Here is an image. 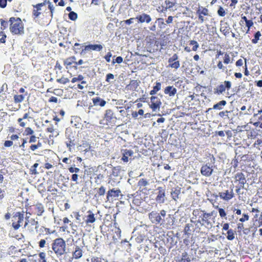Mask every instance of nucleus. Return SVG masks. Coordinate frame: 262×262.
<instances>
[{
  "label": "nucleus",
  "mask_w": 262,
  "mask_h": 262,
  "mask_svg": "<svg viewBox=\"0 0 262 262\" xmlns=\"http://www.w3.org/2000/svg\"><path fill=\"white\" fill-rule=\"evenodd\" d=\"M166 211L164 210H161L160 213L152 211L148 214V217L152 223L155 224H162L164 222V218L166 216Z\"/></svg>",
  "instance_id": "obj_5"
},
{
  "label": "nucleus",
  "mask_w": 262,
  "mask_h": 262,
  "mask_svg": "<svg viewBox=\"0 0 262 262\" xmlns=\"http://www.w3.org/2000/svg\"><path fill=\"white\" fill-rule=\"evenodd\" d=\"M38 166V163H35L33 166H32L30 168V172H31V174H35L36 173H37V170H36V168Z\"/></svg>",
  "instance_id": "obj_49"
},
{
  "label": "nucleus",
  "mask_w": 262,
  "mask_h": 262,
  "mask_svg": "<svg viewBox=\"0 0 262 262\" xmlns=\"http://www.w3.org/2000/svg\"><path fill=\"white\" fill-rule=\"evenodd\" d=\"M48 191L50 192L52 195H56L58 190L54 185H51L48 187Z\"/></svg>",
  "instance_id": "obj_43"
},
{
  "label": "nucleus",
  "mask_w": 262,
  "mask_h": 262,
  "mask_svg": "<svg viewBox=\"0 0 262 262\" xmlns=\"http://www.w3.org/2000/svg\"><path fill=\"white\" fill-rule=\"evenodd\" d=\"M217 14L220 16H224L226 14V12L223 8L220 6L217 10Z\"/></svg>",
  "instance_id": "obj_56"
},
{
  "label": "nucleus",
  "mask_w": 262,
  "mask_h": 262,
  "mask_svg": "<svg viewBox=\"0 0 262 262\" xmlns=\"http://www.w3.org/2000/svg\"><path fill=\"white\" fill-rule=\"evenodd\" d=\"M104 120L105 121L106 124L111 126H114L116 124L117 118L113 110L107 109L105 111Z\"/></svg>",
  "instance_id": "obj_10"
},
{
  "label": "nucleus",
  "mask_w": 262,
  "mask_h": 262,
  "mask_svg": "<svg viewBox=\"0 0 262 262\" xmlns=\"http://www.w3.org/2000/svg\"><path fill=\"white\" fill-rule=\"evenodd\" d=\"M69 18L72 20H75L77 18V14L74 11L70 12L69 14Z\"/></svg>",
  "instance_id": "obj_48"
},
{
  "label": "nucleus",
  "mask_w": 262,
  "mask_h": 262,
  "mask_svg": "<svg viewBox=\"0 0 262 262\" xmlns=\"http://www.w3.org/2000/svg\"><path fill=\"white\" fill-rule=\"evenodd\" d=\"M103 49V46L100 44L88 45L84 46L81 53L90 51H100Z\"/></svg>",
  "instance_id": "obj_18"
},
{
  "label": "nucleus",
  "mask_w": 262,
  "mask_h": 262,
  "mask_svg": "<svg viewBox=\"0 0 262 262\" xmlns=\"http://www.w3.org/2000/svg\"><path fill=\"white\" fill-rule=\"evenodd\" d=\"M46 241L45 239H41L39 242H38V246L40 248H43L45 247L46 245Z\"/></svg>",
  "instance_id": "obj_61"
},
{
  "label": "nucleus",
  "mask_w": 262,
  "mask_h": 262,
  "mask_svg": "<svg viewBox=\"0 0 262 262\" xmlns=\"http://www.w3.org/2000/svg\"><path fill=\"white\" fill-rule=\"evenodd\" d=\"M38 262H48L45 252H41L38 254Z\"/></svg>",
  "instance_id": "obj_38"
},
{
  "label": "nucleus",
  "mask_w": 262,
  "mask_h": 262,
  "mask_svg": "<svg viewBox=\"0 0 262 262\" xmlns=\"http://www.w3.org/2000/svg\"><path fill=\"white\" fill-rule=\"evenodd\" d=\"M233 59L231 58L229 54L227 52H225L223 56V61H219L217 64V67L219 69L222 70L223 71L226 69V68L223 65V63L225 64H228L232 63Z\"/></svg>",
  "instance_id": "obj_13"
},
{
  "label": "nucleus",
  "mask_w": 262,
  "mask_h": 262,
  "mask_svg": "<svg viewBox=\"0 0 262 262\" xmlns=\"http://www.w3.org/2000/svg\"><path fill=\"white\" fill-rule=\"evenodd\" d=\"M218 210H219V214H220V216L221 217L223 218L226 216V215H227L226 212L224 209L221 208H219Z\"/></svg>",
  "instance_id": "obj_57"
},
{
  "label": "nucleus",
  "mask_w": 262,
  "mask_h": 262,
  "mask_svg": "<svg viewBox=\"0 0 262 262\" xmlns=\"http://www.w3.org/2000/svg\"><path fill=\"white\" fill-rule=\"evenodd\" d=\"M249 219V215L247 214L244 213L243 214V217L239 219V221L242 222V223L245 221H248Z\"/></svg>",
  "instance_id": "obj_60"
},
{
  "label": "nucleus",
  "mask_w": 262,
  "mask_h": 262,
  "mask_svg": "<svg viewBox=\"0 0 262 262\" xmlns=\"http://www.w3.org/2000/svg\"><path fill=\"white\" fill-rule=\"evenodd\" d=\"M104 259L101 257L92 256L91 257V262H103Z\"/></svg>",
  "instance_id": "obj_50"
},
{
  "label": "nucleus",
  "mask_w": 262,
  "mask_h": 262,
  "mask_svg": "<svg viewBox=\"0 0 262 262\" xmlns=\"http://www.w3.org/2000/svg\"><path fill=\"white\" fill-rule=\"evenodd\" d=\"M213 171L212 166L210 163L203 165L201 168V174L207 177H210L212 174Z\"/></svg>",
  "instance_id": "obj_17"
},
{
  "label": "nucleus",
  "mask_w": 262,
  "mask_h": 262,
  "mask_svg": "<svg viewBox=\"0 0 262 262\" xmlns=\"http://www.w3.org/2000/svg\"><path fill=\"white\" fill-rule=\"evenodd\" d=\"M34 131L30 127H26L24 130H21L18 133L17 139L20 138L21 141V144L20 145V147L23 150H25V144L27 142L29 139V143L35 142L37 138L33 135Z\"/></svg>",
  "instance_id": "obj_2"
},
{
  "label": "nucleus",
  "mask_w": 262,
  "mask_h": 262,
  "mask_svg": "<svg viewBox=\"0 0 262 262\" xmlns=\"http://www.w3.org/2000/svg\"><path fill=\"white\" fill-rule=\"evenodd\" d=\"M120 172V168L118 167H114L112 169V175L117 177Z\"/></svg>",
  "instance_id": "obj_52"
},
{
  "label": "nucleus",
  "mask_w": 262,
  "mask_h": 262,
  "mask_svg": "<svg viewBox=\"0 0 262 262\" xmlns=\"http://www.w3.org/2000/svg\"><path fill=\"white\" fill-rule=\"evenodd\" d=\"M158 194L156 198V201L159 203H163L165 201V188L163 187H158Z\"/></svg>",
  "instance_id": "obj_20"
},
{
  "label": "nucleus",
  "mask_w": 262,
  "mask_h": 262,
  "mask_svg": "<svg viewBox=\"0 0 262 262\" xmlns=\"http://www.w3.org/2000/svg\"><path fill=\"white\" fill-rule=\"evenodd\" d=\"M166 4L165 9H170L175 5V3L170 1L169 0H166L165 1Z\"/></svg>",
  "instance_id": "obj_45"
},
{
  "label": "nucleus",
  "mask_w": 262,
  "mask_h": 262,
  "mask_svg": "<svg viewBox=\"0 0 262 262\" xmlns=\"http://www.w3.org/2000/svg\"><path fill=\"white\" fill-rule=\"evenodd\" d=\"M57 81L58 83L65 84L67 83H69L70 82V80L68 78L62 77L61 78L58 79Z\"/></svg>",
  "instance_id": "obj_46"
},
{
  "label": "nucleus",
  "mask_w": 262,
  "mask_h": 262,
  "mask_svg": "<svg viewBox=\"0 0 262 262\" xmlns=\"http://www.w3.org/2000/svg\"><path fill=\"white\" fill-rule=\"evenodd\" d=\"M24 24L21 20L17 17V34H23L24 32Z\"/></svg>",
  "instance_id": "obj_37"
},
{
  "label": "nucleus",
  "mask_w": 262,
  "mask_h": 262,
  "mask_svg": "<svg viewBox=\"0 0 262 262\" xmlns=\"http://www.w3.org/2000/svg\"><path fill=\"white\" fill-rule=\"evenodd\" d=\"M76 58L74 56H70L64 59L63 61V64L65 66L66 68L67 69H69L72 68V66L75 63V61L76 60Z\"/></svg>",
  "instance_id": "obj_28"
},
{
  "label": "nucleus",
  "mask_w": 262,
  "mask_h": 262,
  "mask_svg": "<svg viewBox=\"0 0 262 262\" xmlns=\"http://www.w3.org/2000/svg\"><path fill=\"white\" fill-rule=\"evenodd\" d=\"M244 23H245V25L248 28L246 33H248L250 28L253 26L254 23L252 19H248L246 16L242 14L241 15V19L239 21L240 26H244Z\"/></svg>",
  "instance_id": "obj_19"
},
{
  "label": "nucleus",
  "mask_w": 262,
  "mask_h": 262,
  "mask_svg": "<svg viewBox=\"0 0 262 262\" xmlns=\"http://www.w3.org/2000/svg\"><path fill=\"white\" fill-rule=\"evenodd\" d=\"M51 247L57 257H59L67 255L66 242L62 238L58 237L54 239L52 241Z\"/></svg>",
  "instance_id": "obj_3"
},
{
  "label": "nucleus",
  "mask_w": 262,
  "mask_h": 262,
  "mask_svg": "<svg viewBox=\"0 0 262 262\" xmlns=\"http://www.w3.org/2000/svg\"><path fill=\"white\" fill-rule=\"evenodd\" d=\"M1 23L2 29L5 30L9 25L10 31L14 34H16V19L15 17H11L8 21L2 19Z\"/></svg>",
  "instance_id": "obj_7"
},
{
  "label": "nucleus",
  "mask_w": 262,
  "mask_h": 262,
  "mask_svg": "<svg viewBox=\"0 0 262 262\" xmlns=\"http://www.w3.org/2000/svg\"><path fill=\"white\" fill-rule=\"evenodd\" d=\"M149 185V182L146 179H141L137 183V186L140 191L146 193L150 190L147 186Z\"/></svg>",
  "instance_id": "obj_16"
},
{
  "label": "nucleus",
  "mask_w": 262,
  "mask_h": 262,
  "mask_svg": "<svg viewBox=\"0 0 262 262\" xmlns=\"http://www.w3.org/2000/svg\"><path fill=\"white\" fill-rule=\"evenodd\" d=\"M41 143L39 141L38 142L37 144H32L30 146V149L32 150V151H34L36 149H37L38 148L40 147L41 146Z\"/></svg>",
  "instance_id": "obj_51"
},
{
  "label": "nucleus",
  "mask_w": 262,
  "mask_h": 262,
  "mask_svg": "<svg viewBox=\"0 0 262 262\" xmlns=\"http://www.w3.org/2000/svg\"><path fill=\"white\" fill-rule=\"evenodd\" d=\"M84 77L83 75L79 74L76 77L72 78L71 82L73 83L78 82L77 85L74 84L70 88L74 90L80 89L83 90L84 88V85L86 84V81L84 80Z\"/></svg>",
  "instance_id": "obj_8"
},
{
  "label": "nucleus",
  "mask_w": 262,
  "mask_h": 262,
  "mask_svg": "<svg viewBox=\"0 0 262 262\" xmlns=\"http://www.w3.org/2000/svg\"><path fill=\"white\" fill-rule=\"evenodd\" d=\"M192 215L191 222L196 224H200L201 226L211 227L212 221L214 222V219L212 218L213 212L206 213L204 210L194 209L192 212Z\"/></svg>",
  "instance_id": "obj_1"
},
{
  "label": "nucleus",
  "mask_w": 262,
  "mask_h": 262,
  "mask_svg": "<svg viewBox=\"0 0 262 262\" xmlns=\"http://www.w3.org/2000/svg\"><path fill=\"white\" fill-rule=\"evenodd\" d=\"M83 246L74 245L72 252V257H69L67 254L64 255L62 262H71L73 259H78L81 258L83 255Z\"/></svg>",
  "instance_id": "obj_4"
},
{
  "label": "nucleus",
  "mask_w": 262,
  "mask_h": 262,
  "mask_svg": "<svg viewBox=\"0 0 262 262\" xmlns=\"http://www.w3.org/2000/svg\"><path fill=\"white\" fill-rule=\"evenodd\" d=\"M136 19H138V22L140 23H143L144 22L149 23L151 20L150 15L146 13H143L141 15L137 16Z\"/></svg>",
  "instance_id": "obj_26"
},
{
  "label": "nucleus",
  "mask_w": 262,
  "mask_h": 262,
  "mask_svg": "<svg viewBox=\"0 0 262 262\" xmlns=\"http://www.w3.org/2000/svg\"><path fill=\"white\" fill-rule=\"evenodd\" d=\"M87 213L88 214L85 216L84 222L86 225L90 226L92 224L96 221V219L95 216V214L91 210H88Z\"/></svg>",
  "instance_id": "obj_24"
},
{
  "label": "nucleus",
  "mask_w": 262,
  "mask_h": 262,
  "mask_svg": "<svg viewBox=\"0 0 262 262\" xmlns=\"http://www.w3.org/2000/svg\"><path fill=\"white\" fill-rule=\"evenodd\" d=\"M234 183L237 184L236 192L238 193L241 189L244 188V185L246 183L245 176L243 172H238L234 175Z\"/></svg>",
  "instance_id": "obj_6"
},
{
  "label": "nucleus",
  "mask_w": 262,
  "mask_h": 262,
  "mask_svg": "<svg viewBox=\"0 0 262 262\" xmlns=\"http://www.w3.org/2000/svg\"><path fill=\"white\" fill-rule=\"evenodd\" d=\"M232 84L230 81H225L221 83L213 89V93L217 95L222 94L226 90H229L231 88Z\"/></svg>",
  "instance_id": "obj_9"
},
{
  "label": "nucleus",
  "mask_w": 262,
  "mask_h": 262,
  "mask_svg": "<svg viewBox=\"0 0 262 262\" xmlns=\"http://www.w3.org/2000/svg\"><path fill=\"white\" fill-rule=\"evenodd\" d=\"M62 69V66L60 63L58 61H57L55 66V70H58V71H61Z\"/></svg>",
  "instance_id": "obj_64"
},
{
  "label": "nucleus",
  "mask_w": 262,
  "mask_h": 262,
  "mask_svg": "<svg viewBox=\"0 0 262 262\" xmlns=\"http://www.w3.org/2000/svg\"><path fill=\"white\" fill-rule=\"evenodd\" d=\"M17 216H18V220L17 221V229L21 226L23 225V222H24V226L26 227L27 225V220H24L23 214H21L19 212H17Z\"/></svg>",
  "instance_id": "obj_34"
},
{
  "label": "nucleus",
  "mask_w": 262,
  "mask_h": 262,
  "mask_svg": "<svg viewBox=\"0 0 262 262\" xmlns=\"http://www.w3.org/2000/svg\"><path fill=\"white\" fill-rule=\"evenodd\" d=\"M45 3H47V5L50 11V16L51 18H52L55 11V7L49 0H45Z\"/></svg>",
  "instance_id": "obj_35"
},
{
  "label": "nucleus",
  "mask_w": 262,
  "mask_h": 262,
  "mask_svg": "<svg viewBox=\"0 0 262 262\" xmlns=\"http://www.w3.org/2000/svg\"><path fill=\"white\" fill-rule=\"evenodd\" d=\"M230 7L234 8L238 3V0H224Z\"/></svg>",
  "instance_id": "obj_42"
},
{
  "label": "nucleus",
  "mask_w": 262,
  "mask_h": 262,
  "mask_svg": "<svg viewBox=\"0 0 262 262\" xmlns=\"http://www.w3.org/2000/svg\"><path fill=\"white\" fill-rule=\"evenodd\" d=\"M27 93H26L25 94H21L20 95H17V102H21L22 101L25 97L27 96Z\"/></svg>",
  "instance_id": "obj_63"
},
{
  "label": "nucleus",
  "mask_w": 262,
  "mask_h": 262,
  "mask_svg": "<svg viewBox=\"0 0 262 262\" xmlns=\"http://www.w3.org/2000/svg\"><path fill=\"white\" fill-rule=\"evenodd\" d=\"M230 28L229 25L227 22L221 23L220 31L225 35L227 36L230 33Z\"/></svg>",
  "instance_id": "obj_30"
},
{
  "label": "nucleus",
  "mask_w": 262,
  "mask_h": 262,
  "mask_svg": "<svg viewBox=\"0 0 262 262\" xmlns=\"http://www.w3.org/2000/svg\"><path fill=\"white\" fill-rule=\"evenodd\" d=\"M24 243V241L21 238L17 239V248L20 246V248L18 249V251L21 252L22 250H24V252L26 253L27 252L25 251V250L27 249L28 250V248H29V243L28 242L25 243Z\"/></svg>",
  "instance_id": "obj_27"
},
{
  "label": "nucleus",
  "mask_w": 262,
  "mask_h": 262,
  "mask_svg": "<svg viewBox=\"0 0 262 262\" xmlns=\"http://www.w3.org/2000/svg\"><path fill=\"white\" fill-rule=\"evenodd\" d=\"M182 260H183L184 262H190V259L188 256L187 253L186 252H184L182 254Z\"/></svg>",
  "instance_id": "obj_55"
},
{
  "label": "nucleus",
  "mask_w": 262,
  "mask_h": 262,
  "mask_svg": "<svg viewBox=\"0 0 262 262\" xmlns=\"http://www.w3.org/2000/svg\"><path fill=\"white\" fill-rule=\"evenodd\" d=\"M67 147H71L75 145V140L69 139L66 143Z\"/></svg>",
  "instance_id": "obj_62"
},
{
  "label": "nucleus",
  "mask_w": 262,
  "mask_h": 262,
  "mask_svg": "<svg viewBox=\"0 0 262 262\" xmlns=\"http://www.w3.org/2000/svg\"><path fill=\"white\" fill-rule=\"evenodd\" d=\"M189 45L193 46L192 50L193 51H196L199 47V45L197 41L194 40H190L189 41Z\"/></svg>",
  "instance_id": "obj_44"
},
{
  "label": "nucleus",
  "mask_w": 262,
  "mask_h": 262,
  "mask_svg": "<svg viewBox=\"0 0 262 262\" xmlns=\"http://www.w3.org/2000/svg\"><path fill=\"white\" fill-rule=\"evenodd\" d=\"M235 238V231L230 229L227 231V238L229 241H232Z\"/></svg>",
  "instance_id": "obj_40"
},
{
  "label": "nucleus",
  "mask_w": 262,
  "mask_h": 262,
  "mask_svg": "<svg viewBox=\"0 0 262 262\" xmlns=\"http://www.w3.org/2000/svg\"><path fill=\"white\" fill-rule=\"evenodd\" d=\"M168 65L167 68L174 70H178L180 67V62L179 60V56L177 53H174L168 60Z\"/></svg>",
  "instance_id": "obj_12"
},
{
  "label": "nucleus",
  "mask_w": 262,
  "mask_h": 262,
  "mask_svg": "<svg viewBox=\"0 0 262 262\" xmlns=\"http://www.w3.org/2000/svg\"><path fill=\"white\" fill-rule=\"evenodd\" d=\"M122 154V158L121 160L124 163H127L129 161L133 159L132 157L134 155V152L131 149H123L121 150Z\"/></svg>",
  "instance_id": "obj_14"
},
{
  "label": "nucleus",
  "mask_w": 262,
  "mask_h": 262,
  "mask_svg": "<svg viewBox=\"0 0 262 262\" xmlns=\"http://www.w3.org/2000/svg\"><path fill=\"white\" fill-rule=\"evenodd\" d=\"M198 16V18L201 23H203L205 21L204 16L209 15V10L202 6L199 7L196 12Z\"/></svg>",
  "instance_id": "obj_15"
},
{
  "label": "nucleus",
  "mask_w": 262,
  "mask_h": 262,
  "mask_svg": "<svg viewBox=\"0 0 262 262\" xmlns=\"http://www.w3.org/2000/svg\"><path fill=\"white\" fill-rule=\"evenodd\" d=\"M105 192V188L103 186H101L97 191V194L99 196L103 195Z\"/></svg>",
  "instance_id": "obj_54"
},
{
  "label": "nucleus",
  "mask_w": 262,
  "mask_h": 262,
  "mask_svg": "<svg viewBox=\"0 0 262 262\" xmlns=\"http://www.w3.org/2000/svg\"><path fill=\"white\" fill-rule=\"evenodd\" d=\"M181 193V188L177 187L172 189L171 191V196L173 200L177 201Z\"/></svg>",
  "instance_id": "obj_33"
},
{
  "label": "nucleus",
  "mask_w": 262,
  "mask_h": 262,
  "mask_svg": "<svg viewBox=\"0 0 262 262\" xmlns=\"http://www.w3.org/2000/svg\"><path fill=\"white\" fill-rule=\"evenodd\" d=\"M261 34L260 31L256 32L254 35V38H253L251 40L252 42L254 44H256L258 42V41L259 40V38L261 36Z\"/></svg>",
  "instance_id": "obj_41"
},
{
  "label": "nucleus",
  "mask_w": 262,
  "mask_h": 262,
  "mask_svg": "<svg viewBox=\"0 0 262 262\" xmlns=\"http://www.w3.org/2000/svg\"><path fill=\"white\" fill-rule=\"evenodd\" d=\"M92 101L95 106H104L106 104V101L99 97H96L92 99Z\"/></svg>",
  "instance_id": "obj_32"
},
{
  "label": "nucleus",
  "mask_w": 262,
  "mask_h": 262,
  "mask_svg": "<svg viewBox=\"0 0 262 262\" xmlns=\"http://www.w3.org/2000/svg\"><path fill=\"white\" fill-rule=\"evenodd\" d=\"M47 6V3H45V0L40 3H38L35 5H32V15L36 18L39 17V16L42 13L44 10V7Z\"/></svg>",
  "instance_id": "obj_11"
},
{
  "label": "nucleus",
  "mask_w": 262,
  "mask_h": 262,
  "mask_svg": "<svg viewBox=\"0 0 262 262\" xmlns=\"http://www.w3.org/2000/svg\"><path fill=\"white\" fill-rule=\"evenodd\" d=\"M219 196L222 200L228 201L234 197V194L233 190L231 189L230 191L227 190L224 192H219Z\"/></svg>",
  "instance_id": "obj_23"
},
{
  "label": "nucleus",
  "mask_w": 262,
  "mask_h": 262,
  "mask_svg": "<svg viewBox=\"0 0 262 262\" xmlns=\"http://www.w3.org/2000/svg\"><path fill=\"white\" fill-rule=\"evenodd\" d=\"M151 104L150 107L153 111L159 109L162 104L160 99L157 96H151L150 98Z\"/></svg>",
  "instance_id": "obj_21"
},
{
  "label": "nucleus",
  "mask_w": 262,
  "mask_h": 262,
  "mask_svg": "<svg viewBox=\"0 0 262 262\" xmlns=\"http://www.w3.org/2000/svg\"><path fill=\"white\" fill-rule=\"evenodd\" d=\"M249 219V215L247 214L244 213L243 214V217L239 219V221L242 222V223L245 221H248Z\"/></svg>",
  "instance_id": "obj_58"
},
{
  "label": "nucleus",
  "mask_w": 262,
  "mask_h": 262,
  "mask_svg": "<svg viewBox=\"0 0 262 262\" xmlns=\"http://www.w3.org/2000/svg\"><path fill=\"white\" fill-rule=\"evenodd\" d=\"M140 81L137 80H132L129 83L125 86V90L127 91H135L139 85Z\"/></svg>",
  "instance_id": "obj_25"
},
{
  "label": "nucleus",
  "mask_w": 262,
  "mask_h": 262,
  "mask_svg": "<svg viewBox=\"0 0 262 262\" xmlns=\"http://www.w3.org/2000/svg\"><path fill=\"white\" fill-rule=\"evenodd\" d=\"M121 190L119 189H112L108 190L107 192L106 198L109 200L110 198L118 197L121 194Z\"/></svg>",
  "instance_id": "obj_29"
},
{
  "label": "nucleus",
  "mask_w": 262,
  "mask_h": 262,
  "mask_svg": "<svg viewBox=\"0 0 262 262\" xmlns=\"http://www.w3.org/2000/svg\"><path fill=\"white\" fill-rule=\"evenodd\" d=\"M29 116L28 113H25L23 118H20L17 120V121L19 123V125L21 127H25L26 124L27 123L26 119L28 118Z\"/></svg>",
  "instance_id": "obj_36"
},
{
  "label": "nucleus",
  "mask_w": 262,
  "mask_h": 262,
  "mask_svg": "<svg viewBox=\"0 0 262 262\" xmlns=\"http://www.w3.org/2000/svg\"><path fill=\"white\" fill-rule=\"evenodd\" d=\"M47 130L48 132L52 133L53 135H52V137L53 136H57L58 135V133L57 131L55 130V129L53 128V127H49L47 128Z\"/></svg>",
  "instance_id": "obj_47"
},
{
  "label": "nucleus",
  "mask_w": 262,
  "mask_h": 262,
  "mask_svg": "<svg viewBox=\"0 0 262 262\" xmlns=\"http://www.w3.org/2000/svg\"><path fill=\"white\" fill-rule=\"evenodd\" d=\"M33 213L38 216H40L43 213L45 209L43 205L41 203H37L32 206Z\"/></svg>",
  "instance_id": "obj_22"
},
{
  "label": "nucleus",
  "mask_w": 262,
  "mask_h": 262,
  "mask_svg": "<svg viewBox=\"0 0 262 262\" xmlns=\"http://www.w3.org/2000/svg\"><path fill=\"white\" fill-rule=\"evenodd\" d=\"M262 143V139H258L256 141H255L253 144V146L256 148L257 149L260 150V147H259V145H260Z\"/></svg>",
  "instance_id": "obj_53"
},
{
  "label": "nucleus",
  "mask_w": 262,
  "mask_h": 262,
  "mask_svg": "<svg viewBox=\"0 0 262 262\" xmlns=\"http://www.w3.org/2000/svg\"><path fill=\"white\" fill-rule=\"evenodd\" d=\"M177 92V90L176 88H174L173 86H166L164 90V93L168 95L170 97L174 96L176 94Z\"/></svg>",
  "instance_id": "obj_31"
},
{
  "label": "nucleus",
  "mask_w": 262,
  "mask_h": 262,
  "mask_svg": "<svg viewBox=\"0 0 262 262\" xmlns=\"http://www.w3.org/2000/svg\"><path fill=\"white\" fill-rule=\"evenodd\" d=\"M249 219V215L247 214L244 213L243 214V217L239 219V221L242 222V223L245 221H248Z\"/></svg>",
  "instance_id": "obj_59"
},
{
  "label": "nucleus",
  "mask_w": 262,
  "mask_h": 262,
  "mask_svg": "<svg viewBox=\"0 0 262 262\" xmlns=\"http://www.w3.org/2000/svg\"><path fill=\"white\" fill-rule=\"evenodd\" d=\"M227 102L225 100H222L216 104H214L213 106V108L214 110H221L223 106H225Z\"/></svg>",
  "instance_id": "obj_39"
}]
</instances>
